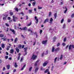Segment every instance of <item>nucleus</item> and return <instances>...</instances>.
<instances>
[{"instance_id":"obj_17","label":"nucleus","mask_w":74,"mask_h":74,"mask_svg":"<svg viewBox=\"0 0 74 74\" xmlns=\"http://www.w3.org/2000/svg\"><path fill=\"white\" fill-rule=\"evenodd\" d=\"M6 67L7 68L8 70H9V69H10V67H11V66L10 65H7Z\"/></svg>"},{"instance_id":"obj_49","label":"nucleus","mask_w":74,"mask_h":74,"mask_svg":"<svg viewBox=\"0 0 74 74\" xmlns=\"http://www.w3.org/2000/svg\"><path fill=\"white\" fill-rule=\"evenodd\" d=\"M21 57L20 56H19L17 58V60H19L20 59V57Z\"/></svg>"},{"instance_id":"obj_28","label":"nucleus","mask_w":74,"mask_h":74,"mask_svg":"<svg viewBox=\"0 0 74 74\" xmlns=\"http://www.w3.org/2000/svg\"><path fill=\"white\" fill-rule=\"evenodd\" d=\"M45 73H47L48 72H48H49V69H46L45 71Z\"/></svg>"},{"instance_id":"obj_44","label":"nucleus","mask_w":74,"mask_h":74,"mask_svg":"<svg viewBox=\"0 0 74 74\" xmlns=\"http://www.w3.org/2000/svg\"><path fill=\"white\" fill-rule=\"evenodd\" d=\"M48 53V50H47V51H46V53L45 54V55H47Z\"/></svg>"},{"instance_id":"obj_58","label":"nucleus","mask_w":74,"mask_h":74,"mask_svg":"<svg viewBox=\"0 0 74 74\" xmlns=\"http://www.w3.org/2000/svg\"><path fill=\"white\" fill-rule=\"evenodd\" d=\"M5 53L6 55H8V52H6Z\"/></svg>"},{"instance_id":"obj_39","label":"nucleus","mask_w":74,"mask_h":74,"mask_svg":"<svg viewBox=\"0 0 74 74\" xmlns=\"http://www.w3.org/2000/svg\"><path fill=\"white\" fill-rule=\"evenodd\" d=\"M60 45V43H58L57 44V47H59Z\"/></svg>"},{"instance_id":"obj_42","label":"nucleus","mask_w":74,"mask_h":74,"mask_svg":"<svg viewBox=\"0 0 74 74\" xmlns=\"http://www.w3.org/2000/svg\"><path fill=\"white\" fill-rule=\"evenodd\" d=\"M66 38H64V42H65V41H66Z\"/></svg>"},{"instance_id":"obj_45","label":"nucleus","mask_w":74,"mask_h":74,"mask_svg":"<svg viewBox=\"0 0 74 74\" xmlns=\"http://www.w3.org/2000/svg\"><path fill=\"white\" fill-rule=\"evenodd\" d=\"M40 34H41L42 33V30H40Z\"/></svg>"},{"instance_id":"obj_19","label":"nucleus","mask_w":74,"mask_h":74,"mask_svg":"<svg viewBox=\"0 0 74 74\" xmlns=\"http://www.w3.org/2000/svg\"><path fill=\"white\" fill-rule=\"evenodd\" d=\"M53 42H55L56 40V36H54L53 38Z\"/></svg>"},{"instance_id":"obj_14","label":"nucleus","mask_w":74,"mask_h":74,"mask_svg":"<svg viewBox=\"0 0 74 74\" xmlns=\"http://www.w3.org/2000/svg\"><path fill=\"white\" fill-rule=\"evenodd\" d=\"M1 40H3V41H7V38H5V37H4V38H2Z\"/></svg>"},{"instance_id":"obj_63","label":"nucleus","mask_w":74,"mask_h":74,"mask_svg":"<svg viewBox=\"0 0 74 74\" xmlns=\"http://www.w3.org/2000/svg\"><path fill=\"white\" fill-rule=\"evenodd\" d=\"M24 44H26V41H24Z\"/></svg>"},{"instance_id":"obj_8","label":"nucleus","mask_w":74,"mask_h":74,"mask_svg":"<svg viewBox=\"0 0 74 74\" xmlns=\"http://www.w3.org/2000/svg\"><path fill=\"white\" fill-rule=\"evenodd\" d=\"M39 62H40V60H38L34 64V66H37V64Z\"/></svg>"},{"instance_id":"obj_35","label":"nucleus","mask_w":74,"mask_h":74,"mask_svg":"<svg viewBox=\"0 0 74 74\" xmlns=\"http://www.w3.org/2000/svg\"><path fill=\"white\" fill-rule=\"evenodd\" d=\"M32 4H33V6H34V5H36V2H33Z\"/></svg>"},{"instance_id":"obj_15","label":"nucleus","mask_w":74,"mask_h":74,"mask_svg":"<svg viewBox=\"0 0 74 74\" xmlns=\"http://www.w3.org/2000/svg\"><path fill=\"white\" fill-rule=\"evenodd\" d=\"M55 50V47H52L51 50L52 52H54Z\"/></svg>"},{"instance_id":"obj_23","label":"nucleus","mask_w":74,"mask_h":74,"mask_svg":"<svg viewBox=\"0 0 74 74\" xmlns=\"http://www.w3.org/2000/svg\"><path fill=\"white\" fill-rule=\"evenodd\" d=\"M1 47L2 48H4V47H5V45L2 43L1 45Z\"/></svg>"},{"instance_id":"obj_9","label":"nucleus","mask_w":74,"mask_h":74,"mask_svg":"<svg viewBox=\"0 0 74 74\" xmlns=\"http://www.w3.org/2000/svg\"><path fill=\"white\" fill-rule=\"evenodd\" d=\"M49 22V18H47L45 20V21H44V23H47V22Z\"/></svg>"},{"instance_id":"obj_36","label":"nucleus","mask_w":74,"mask_h":74,"mask_svg":"<svg viewBox=\"0 0 74 74\" xmlns=\"http://www.w3.org/2000/svg\"><path fill=\"white\" fill-rule=\"evenodd\" d=\"M71 20H70L69 19H68V23H69L70 22H71Z\"/></svg>"},{"instance_id":"obj_11","label":"nucleus","mask_w":74,"mask_h":74,"mask_svg":"<svg viewBox=\"0 0 74 74\" xmlns=\"http://www.w3.org/2000/svg\"><path fill=\"white\" fill-rule=\"evenodd\" d=\"M38 67L36 68L35 70V73H37V71L38 70Z\"/></svg>"},{"instance_id":"obj_38","label":"nucleus","mask_w":74,"mask_h":74,"mask_svg":"<svg viewBox=\"0 0 74 74\" xmlns=\"http://www.w3.org/2000/svg\"><path fill=\"white\" fill-rule=\"evenodd\" d=\"M32 67H30L29 69V71H31L32 70Z\"/></svg>"},{"instance_id":"obj_62","label":"nucleus","mask_w":74,"mask_h":74,"mask_svg":"<svg viewBox=\"0 0 74 74\" xmlns=\"http://www.w3.org/2000/svg\"><path fill=\"white\" fill-rule=\"evenodd\" d=\"M18 26L19 27L21 26V24H20V23H19L18 24Z\"/></svg>"},{"instance_id":"obj_25","label":"nucleus","mask_w":74,"mask_h":74,"mask_svg":"<svg viewBox=\"0 0 74 74\" xmlns=\"http://www.w3.org/2000/svg\"><path fill=\"white\" fill-rule=\"evenodd\" d=\"M4 37V35L3 34H0V37H1L2 38L3 37Z\"/></svg>"},{"instance_id":"obj_5","label":"nucleus","mask_w":74,"mask_h":74,"mask_svg":"<svg viewBox=\"0 0 74 74\" xmlns=\"http://www.w3.org/2000/svg\"><path fill=\"white\" fill-rule=\"evenodd\" d=\"M18 18L16 17H15L14 16H13V21L14 22H16V19H18Z\"/></svg>"},{"instance_id":"obj_1","label":"nucleus","mask_w":74,"mask_h":74,"mask_svg":"<svg viewBox=\"0 0 74 74\" xmlns=\"http://www.w3.org/2000/svg\"><path fill=\"white\" fill-rule=\"evenodd\" d=\"M18 29H20L21 30H27V27H23L22 28L21 27L19 28V27H18Z\"/></svg>"},{"instance_id":"obj_18","label":"nucleus","mask_w":74,"mask_h":74,"mask_svg":"<svg viewBox=\"0 0 74 74\" xmlns=\"http://www.w3.org/2000/svg\"><path fill=\"white\" fill-rule=\"evenodd\" d=\"M47 64H48L47 63L45 62L43 64V67H45V66H46L47 65Z\"/></svg>"},{"instance_id":"obj_47","label":"nucleus","mask_w":74,"mask_h":74,"mask_svg":"<svg viewBox=\"0 0 74 74\" xmlns=\"http://www.w3.org/2000/svg\"><path fill=\"white\" fill-rule=\"evenodd\" d=\"M62 45L63 46H65L66 45V43H63L62 44Z\"/></svg>"},{"instance_id":"obj_29","label":"nucleus","mask_w":74,"mask_h":74,"mask_svg":"<svg viewBox=\"0 0 74 74\" xmlns=\"http://www.w3.org/2000/svg\"><path fill=\"white\" fill-rule=\"evenodd\" d=\"M32 22H31L29 24H28L27 25V26H30V25H32Z\"/></svg>"},{"instance_id":"obj_3","label":"nucleus","mask_w":74,"mask_h":74,"mask_svg":"<svg viewBox=\"0 0 74 74\" xmlns=\"http://www.w3.org/2000/svg\"><path fill=\"white\" fill-rule=\"evenodd\" d=\"M8 16V14H5L4 15L3 17V20L4 21H5V20H7V17Z\"/></svg>"},{"instance_id":"obj_64","label":"nucleus","mask_w":74,"mask_h":74,"mask_svg":"<svg viewBox=\"0 0 74 74\" xmlns=\"http://www.w3.org/2000/svg\"><path fill=\"white\" fill-rule=\"evenodd\" d=\"M6 50H7V51H8V50H9V48L8 47H7V48H6Z\"/></svg>"},{"instance_id":"obj_27","label":"nucleus","mask_w":74,"mask_h":74,"mask_svg":"<svg viewBox=\"0 0 74 74\" xmlns=\"http://www.w3.org/2000/svg\"><path fill=\"white\" fill-rule=\"evenodd\" d=\"M9 14L11 16H12V15H13V12H10Z\"/></svg>"},{"instance_id":"obj_60","label":"nucleus","mask_w":74,"mask_h":74,"mask_svg":"<svg viewBox=\"0 0 74 74\" xmlns=\"http://www.w3.org/2000/svg\"><path fill=\"white\" fill-rule=\"evenodd\" d=\"M26 64H25L23 66V68H25V67H26Z\"/></svg>"},{"instance_id":"obj_26","label":"nucleus","mask_w":74,"mask_h":74,"mask_svg":"<svg viewBox=\"0 0 74 74\" xmlns=\"http://www.w3.org/2000/svg\"><path fill=\"white\" fill-rule=\"evenodd\" d=\"M14 66L15 68H16L18 67V65L17 64L16 62L15 63Z\"/></svg>"},{"instance_id":"obj_4","label":"nucleus","mask_w":74,"mask_h":74,"mask_svg":"<svg viewBox=\"0 0 74 74\" xmlns=\"http://www.w3.org/2000/svg\"><path fill=\"white\" fill-rule=\"evenodd\" d=\"M37 58V56L34 55V54H33L31 58V59L33 60H35L36 58Z\"/></svg>"},{"instance_id":"obj_43","label":"nucleus","mask_w":74,"mask_h":74,"mask_svg":"<svg viewBox=\"0 0 74 74\" xmlns=\"http://www.w3.org/2000/svg\"><path fill=\"white\" fill-rule=\"evenodd\" d=\"M42 57H43L44 56V52L42 54Z\"/></svg>"},{"instance_id":"obj_34","label":"nucleus","mask_w":74,"mask_h":74,"mask_svg":"<svg viewBox=\"0 0 74 74\" xmlns=\"http://www.w3.org/2000/svg\"><path fill=\"white\" fill-rule=\"evenodd\" d=\"M65 27H66V24H64L63 25V28L64 29Z\"/></svg>"},{"instance_id":"obj_24","label":"nucleus","mask_w":74,"mask_h":74,"mask_svg":"<svg viewBox=\"0 0 74 74\" xmlns=\"http://www.w3.org/2000/svg\"><path fill=\"white\" fill-rule=\"evenodd\" d=\"M54 16L55 17V19H56V17H57V13H55L54 14Z\"/></svg>"},{"instance_id":"obj_7","label":"nucleus","mask_w":74,"mask_h":74,"mask_svg":"<svg viewBox=\"0 0 74 74\" xmlns=\"http://www.w3.org/2000/svg\"><path fill=\"white\" fill-rule=\"evenodd\" d=\"M10 31H11L14 34H15V33H16V32H15V30H14V29H11V28H10Z\"/></svg>"},{"instance_id":"obj_16","label":"nucleus","mask_w":74,"mask_h":74,"mask_svg":"<svg viewBox=\"0 0 74 74\" xmlns=\"http://www.w3.org/2000/svg\"><path fill=\"white\" fill-rule=\"evenodd\" d=\"M24 59H23V57H22L20 61V62H23V60Z\"/></svg>"},{"instance_id":"obj_13","label":"nucleus","mask_w":74,"mask_h":74,"mask_svg":"<svg viewBox=\"0 0 74 74\" xmlns=\"http://www.w3.org/2000/svg\"><path fill=\"white\" fill-rule=\"evenodd\" d=\"M60 49V48H59V47H58L56 49H55V52H57L58 51H59Z\"/></svg>"},{"instance_id":"obj_55","label":"nucleus","mask_w":74,"mask_h":74,"mask_svg":"<svg viewBox=\"0 0 74 74\" xmlns=\"http://www.w3.org/2000/svg\"><path fill=\"white\" fill-rule=\"evenodd\" d=\"M24 50H27V47L24 48Z\"/></svg>"},{"instance_id":"obj_41","label":"nucleus","mask_w":74,"mask_h":74,"mask_svg":"<svg viewBox=\"0 0 74 74\" xmlns=\"http://www.w3.org/2000/svg\"><path fill=\"white\" fill-rule=\"evenodd\" d=\"M64 21V19H62L61 21V23H62L63 22V21Z\"/></svg>"},{"instance_id":"obj_61","label":"nucleus","mask_w":74,"mask_h":74,"mask_svg":"<svg viewBox=\"0 0 74 74\" xmlns=\"http://www.w3.org/2000/svg\"><path fill=\"white\" fill-rule=\"evenodd\" d=\"M36 42H35L34 43L33 45H35V44H36Z\"/></svg>"},{"instance_id":"obj_56","label":"nucleus","mask_w":74,"mask_h":74,"mask_svg":"<svg viewBox=\"0 0 74 74\" xmlns=\"http://www.w3.org/2000/svg\"><path fill=\"white\" fill-rule=\"evenodd\" d=\"M26 20H27V19H29V17H28V16H26Z\"/></svg>"},{"instance_id":"obj_46","label":"nucleus","mask_w":74,"mask_h":74,"mask_svg":"<svg viewBox=\"0 0 74 74\" xmlns=\"http://www.w3.org/2000/svg\"><path fill=\"white\" fill-rule=\"evenodd\" d=\"M8 58V56H5V59H7Z\"/></svg>"},{"instance_id":"obj_48","label":"nucleus","mask_w":74,"mask_h":74,"mask_svg":"<svg viewBox=\"0 0 74 74\" xmlns=\"http://www.w3.org/2000/svg\"><path fill=\"white\" fill-rule=\"evenodd\" d=\"M74 14H73L71 15V18H74Z\"/></svg>"},{"instance_id":"obj_57","label":"nucleus","mask_w":74,"mask_h":74,"mask_svg":"<svg viewBox=\"0 0 74 74\" xmlns=\"http://www.w3.org/2000/svg\"><path fill=\"white\" fill-rule=\"evenodd\" d=\"M5 25H6V26H9V25L7 24V23H6L5 24Z\"/></svg>"},{"instance_id":"obj_53","label":"nucleus","mask_w":74,"mask_h":74,"mask_svg":"<svg viewBox=\"0 0 74 74\" xmlns=\"http://www.w3.org/2000/svg\"><path fill=\"white\" fill-rule=\"evenodd\" d=\"M5 70V67H4L3 68V71H4Z\"/></svg>"},{"instance_id":"obj_2","label":"nucleus","mask_w":74,"mask_h":74,"mask_svg":"<svg viewBox=\"0 0 74 74\" xmlns=\"http://www.w3.org/2000/svg\"><path fill=\"white\" fill-rule=\"evenodd\" d=\"M71 47H72L73 48H74V45H69V50H71Z\"/></svg>"},{"instance_id":"obj_21","label":"nucleus","mask_w":74,"mask_h":74,"mask_svg":"<svg viewBox=\"0 0 74 74\" xmlns=\"http://www.w3.org/2000/svg\"><path fill=\"white\" fill-rule=\"evenodd\" d=\"M14 49H11L10 50V52L11 53H12H12H14Z\"/></svg>"},{"instance_id":"obj_22","label":"nucleus","mask_w":74,"mask_h":74,"mask_svg":"<svg viewBox=\"0 0 74 74\" xmlns=\"http://www.w3.org/2000/svg\"><path fill=\"white\" fill-rule=\"evenodd\" d=\"M17 41H18V38H16L14 39V42L16 43Z\"/></svg>"},{"instance_id":"obj_10","label":"nucleus","mask_w":74,"mask_h":74,"mask_svg":"<svg viewBox=\"0 0 74 74\" xmlns=\"http://www.w3.org/2000/svg\"><path fill=\"white\" fill-rule=\"evenodd\" d=\"M37 16H35V20H36V24H37L38 22V18H37Z\"/></svg>"},{"instance_id":"obj_33","label":"nucleus","mask_w":74,"mask_h":74,"mask_svg":"<svg viewBox=\"0 0 74 74\" xmlns=\"http://www.w3.org/2000/svg\"><path fill=\"white\" fill-rule=\"evenodd\" d=\"M28 11L29 12V14H31V13L32 12V10H28Z\"/></svg>"},{"instance_id":"obj_52","label":"nucleus","mask_w":74,"mask_h":74,"mask_svg":"<svg viewBox=\"0 0 74 74\" xmlns=\"http://www.w3.org/2000/svg\"><path fill=\"white\" fill-rule=\"evenodd\" d=\"M53 67H54V66H53L52 67H51V71H53Z\"/></svg>"},{"instance_id":"obj_37","label":"nucleus","mask_w":74,"mask_h":74,"mask_svg":"<svg viewBox=\"0 0 74 74\" xmlns=\"http://www.w3.org/2000/svg\"><path fill=\"white\" fill-rule=\"evenodd\" d=\"M52 14V13L51 12H49V16H51V15Z\"/></svg>"},{"instance_id":"obj_54","label":"nucleus","mask_w":74,"mask_h":74,"mask_svg":"<svg viewBox=\"0 0 74 74\" xmlns=\"http://www.w3.org/2000/svg\"><path fill=\"white\" fill-rule=\"evenodd\" d=\"M8 20H10V19H11V17H8Z\"/></svg>"},{"instance_id":"obj_31","label":"nucleus","mask_w":74,"mask_h":74,"mask_svg":"<svg viewBox=\"0 0 74 74\" xmlns=\"http://www.w3.org/2000/svg\"><path fill=\"white\" fill-rule=\"evenodd\" d=\"M14 10L16 11H17V12H18V9L17 8H14Z\"/></svg>"},{"instance_id":"obj_30","label":"nucleus","mask_w":74,"mask_h":74,"mask_svg":"<svg viewBox=\"0 0 74 74\" xmlns=\"http://www.w3.org/2000/svg\"><path fill=\"white\" fill-rule=\"evenodd\" d=\"M16 49L17 53H18V52H19V49L18 48Z\"/></svg>"},{"instance_id":"obj_6","label":"nucleus","mask_w":74,"mask_h":74,"mask_svg":"<svg viewBox=\"0 0 74 74\" xmlns=\"http://www.w3.org/2000/svg\"><path fill=\"white\" fill-rule=\"evenodd\" d=\"M48 40H43L42 42V44H44V45H46L47 42Z\"/></svg>"},{"instance_id":"obj_51","label":"nucleus","mask_w":74,"mask_h":74,"mask_svg":"<svg viewBox=\"0 0 74 74\" xmlns=\"http://www.w3.org/2000/svg\"><path fill=\"white\" fill-rule=\"evenodd\" d=\"M16 71V69H14L13 71V73H15Z\"/></svg>"},{"instance_id":"obj_40","label":"nucleus","mask_w":74,"mask_h":74,"mask_svg":"<svg viewBox=\"0 0 74 74\" xmlns=\"http://www.w3.org/2000/svg\"><path fill=\"white\" fill-rule=\"evenodd\" d=\"M57 59V57H56L55 58V60H54V63H56V60Z\"/></svg>"},{"instance_id":"obj_12","label":"nucleus","mask_w":74,"mask_h":74,"mask_svg":"<svg viewBox=\"0 0 74 74\" xmlns=\"http://www.w3.org/2000/svg\"><path fill=\"white\" fill-rule=\"evenodd\" d=\"M65 8L66 9V10H64V14H66V12H67V7H66V6L65 7Z\"/></svg>"},{"instance_id":"obj_50","label":"nucleus","mask_w":74,"mask_h":74,"mask_svg":"<svg viewBox=\"0 0 74 74\" xmlns=\"http://www.w3.org/2000/svg\"><path fill=\"white\" fill-rule=\"evenodd\" d=\"M42 7H40V6H38V9H39V10H40V9H42Z\"/></svg>"},{"instance_id":"obj_20","label":"nucleus","mask_w":74,"mask_h":74,"mask_svg":"<svg viewBox=\"0 0 74 74\" xmlns=\"http://www.w3.org/2000/svg\"><path fill=\"white\" fill-rule=\"evenodd\" d=\"M50 22H49L50 23H51L53 22V18H51L50 20Z\"/></svg>"},{"instance_id":"obj_32","label":"nucleus","mask_w":74,"mask_h":74,"mask_svg":"<svg viewBox=\"0 0 74 74\" xmlns=\"http://www.w3.org/2000/svg\"><path fill=\"white\" fill-rule=\"evenodd\" d=\"M60 59V60H62V59H63V55H61V56Z\"/></svg>"},{"instance_id":"obj_59","label":"nucleus","mask_w":74,"mask_h":74,"mask_svg":"<svg viewBox=\"0 0 74 74\" xmlns=\"http://www.w3.org/2000/svg\"><path fill=\"white\" fill-rule=\"evenodd\" d=\"M21 14H22V15H24L23 14V12H21Z\"/></svg>"}]
</instances>
